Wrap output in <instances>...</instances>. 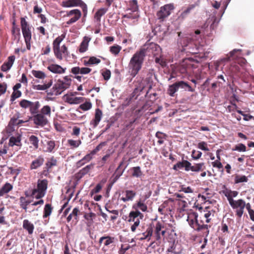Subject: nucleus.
I'll return each mask as SVG.
<instances>
[{
	"label": "nucleus",
	"mask_w": 254,
	"mask_h": 254,
	"mask_svg": "<svg viewBox=\"0 0 254 254\" xmlns=\"http://www.w3.org/2000/svg\"><path fill=\"white\" fill-rule=\"evenodd\" d=\"M146 54L144 48H140L131 58L128 65L130 75L135 77L142 68Z\"/></svg>",
	"instance_id": "nucleus-1"
},
{
	"label": "nucleus",
	"mask_w": 254,
	"mask_h": 254,
	"mask_svg": "<svg viewBox=\"0 0 254 254\" xmlns=\"http://www.w3.org/2000/svg\"><path fill=\"white\" fill-rule=\"evenodd\" d=\"M187 221L190 226L197 232L204 231V233L207 237L209 234L208 225L204 224L201 218H198V214L196 212H191L188 214Z\"/></svg>",
	"instance_id": "nucleus-2"
},
{
	"label": "nucleus",
	"mask_w": 254,
	"mask_h": 254,
	"mask_svg": "<svg viewBox=\"0 0 254 254\" xmlns=\"http://www.w3.org/2000/svg\"><path fill=\"white\" fill-rule=\"evenodd\" d=\"M71 82L72 80L70 76L68 75L64 76L63 79H58L52 88L47 92V95L58 96L61 94L64 90L70 87Z\"/></svg>",
	"instance_id": "nucleus-3"
},
{
	"label": "nucleus",
	"mask_w": 254,
	"mask_h": 254,
	"mask_svg": "<svg viewBox=\"0 0 254 254\" xmlns=\"http://www.w3.org/2000/svg\"><path fill=\"white\" fill-rule=\"evenodd\" d=\"M180 88L184 89L185 90L187 89L190 92L194 91V89L192 88L187 82L181 80L177 81L173 84L169 85L167 89V94L171 97H175L176 92H177Z\"/></svg>",
	"instance_id": "nucleus-4"
},
{
	"label": "nucleus",
	"mask_w": 254,
	"mask_h": 254,
	"mask_svg": "<svg viewBox=\"0 0 254 254\" xmlns=\"http://www.w3.org/2000/svg\"><path fill=\"white\" fill-rule=\"evenodd\" d=\"M48 184V182L46 179L38 180L37 188L32 190L31 195L37 199L43 197L46 194Z\"/></svg>",
	"instance_id": "nucleus-5"
},
{
	"label": "nucleus",
	"mask_w": 254,
	"mask_h": 254,
	"mask_svg": "<svg viewBox=\"0 0 254 254\" xmlns=\"http://www.w3.org/2000/svg\"><path fill=\"white\" fill-rule=\"evenodd\" d=\"M116 240L115 237L109 235L101 237L99 240V244L100 245L103 244L102 251L104 253L109 250L113 251L115 248V241Z\"/></svg>",
	"instance_id": "nucleus-6"
},
{
	"label": "nucleus",
	"mask_w": 254,
	"mask_h": 254,
	"mask_svg": "<svg viewBox=\"0 0 254 254\" xmlns=\"http://www.w3.org/2000/svg\"><path fill=\"white\" fill-rule=\"evenodd\" d=\"M196 68V65L194 64V61L192 58H188L184 60L181 64L178 67L179 71L185 74L190 72L192 68Z\"/></svg>",
	"instance_id": "nucleus-7"
},
{
	"label": "nucleus",
	"mask_w": 254,
	"mask_h": 254,
	"mask_svg": "<svg viewBox=\"0 0 254 254\" xmlns=\"http://www.w3.org/2000/svg\"><path fill=\"white\" fill-rule=\"evenodd\" d=\"M229 204L233 209H236V215L238 218H241L244 213L246 202L242 199H239L237 200H233Z\"/></svg>",
	"instance_id": "nucleus-8"
},
{
	"label": "nucleus",
	"mask_w": 254,
	"mask_h": 254,
	"mask_svg": "<svg viewBox=\"0 0 254 254\" xmlns=\"http://www.w3.org/2000/svg\"><path fill=\"white\" fill-rule=\"evenodd\" d=\"M174 9L173 4H165L160 7V10L157 12V16L160 21H163L165 19L171 14V11Z\"/></svg>",
	"instance_id": "nucleus-9"
},
{
	"label": "nucleus",
	"mask_w": 254,
	"mask_h": 254,
	"mask_svg": "<svg viewBox=\"0 0 254 254\" xmlns=\"http://www.w3.org/2000/svg\"><path fill=\"white\" fill-rule=\"evenodd\" d=\"M141 48L145 49V54L147 55V52L152 53L154 57L160 56L162 53V49L158 44L153 42H146Z\"/></svg>",
	"instance_id": "nucleus-10"
},
{
	"label": "nucleus",
	"mask_w": 254,
	"mask_h": 254,
	"mask_svg": "<svg viewBox=\"0 0 254 254\" xmlns=\"http://www.w3.org/2000/svg\"><path fill=\"white\" fill-rule=\"evenodd\" d=\"M20 24L21 27L22 33L24 39L26 40H31L32 32L31 27L30 26L28 22L24 17L20 18Z\"/></svg>",
	"instance_id": "nucleus-11"
},
{
	"label": "nucleus",
	"mask_w": 254,
	"mask_h": 254,
	"mask_svg": "<svg viewBox=\"0 0 254 254\" xmlns=\"http://www.w3.org/2000/svg\"><path fill=\"white\" fill-rule=\"evenodd\" d=\"M81 15V11L78 9H72L66 11V13L64 16L71 18L66 21V23L67 25H70L76 22L80 18Z\"/></svg>",
	"instance_id": "nucleus-12"
},
{
	"label": "nucleus",
	"mask_w": 254,
	"mask_h": 254,
	"mask_svg": "<svg viewBox=\"0 0 254 254\" xmlns=\"http://www.w3.org/2000/svg\"><path fill=\"white\" fill-rule=\"evenodd\" d=\"M65 38V35L62 34L61 36L57 37L53 41V51L56 57L60 60H62L63 59V57L61 56V54L60 52V44Z\"/></svg>",
	"instance_id": "nucleus-13"
},
{
	"label": "nucleus",
	"mask_w": 254,
	"mask_h": 254,
	"mask_svg": "<svg viewBox=\"0 0 254 254\" xmlns=\"http://www.w3.org/2000/svg\"><path fill=\"white\" fill-rule=\"evenodd\" d=\"M150 225H152L153 228H154V237H155V240L157 241H160L161 239V237H164L166 233V231L162 230V229L164 228V226L159 221L156 222L155 224L152 223Z\"/></svg>",
	"instance_id": "nucleus-14"
},
{
	"label": "nucleus",
	"mask_w": 254,
	"mask_h": 254,
	"mask_svg": "<svg viewBox=\"0 0 254 254\" xmlns=\"http://www.w3.org/2000/svg\"><path fill=\"white\" fill-rule=\"evenodd\" d=\"M29 119H32L34 122V124L37 127H43L48 123V120L47 118L43 116V114L39 113L34 115L32 117H30Z\"/></svg>",
	"instance_id": "nucleus-15"
},
{
	"label": "nucleus",
	"mask_w": 254,
	"mask_h": 254,
	"mask_svg": "<svg viewBox=\"0 0 254 254\" xmlns=\"http://www.w3.org/2000/svg\"><path fill=\"white\" fill-rule=\"evenodd\" d=\"M222 189V193L227 197L229 203L234 200L233 198L236 197L239 193L237 191L232 190L227 188L225 185L223 186Z\"/></svg>",
	"instance_id": "nucleus-16"
},
{
	"label": "nucleus",
	"mask_w": 254,
	"mask_h": 254,
	"mask_svg": "<svg viewBox=\"0 0 254 254\" xmlns=\"http://www.w3.org/2000/svg\"><path fill=\"white\" fill-rule=\"evenodd\" d=\"M144 215L139 210L131 211L129 212L127 221L129 223L137 222L140 221V219H142Z\"/></svg>",
	"instance_id": "nucleus-17"
},
{
	"label": "nucleus",
	"mask_w": 254,
	"mask_h": 254,
	"mask_svg": "<svg viewBox=\"0 0 254 254\" xmlns=\"http://www.w3.org/2000/svg\"><path fill=\"white\" fill-rule=\"evenodd\" d=\"M63 99L64 101L69 104H78L83 102L84 98L82 97H73L72 95H68L67 94H65L63 97Z\"/></svg>",
	"instance_id": "nucleus-18"
},
{
	"label": "nucleus",
	"mask_w": 254,
	"mask_h": 254,
	"mask_svg": "<svg viewBox=\"0 0 254 254\" xmlns=\"http://www.w3.org/2000/svg\"><path fill=\"white\" fill-rule=\"evenodd\" d=\"M125 193V196L120 198V200L124 202L132 201L136 196V192L132 190H126L122 191V194Z\"/></svg>",
	"instance_id": "nucleus-19"
},
{
	"label": "nucleus",
	"mask_w": 254,
	"mask_h": 254,
	"mask_svg": "<svg viewBox=\"0 0 254 254\" xmlns=\"http://www.w3.org/2000/svg\"><path fill=\"white\" fill-rule=\"evenodd\" d=\"M102 112L100 109L99 108L96 109L94 118L90 122V125L93 128H95L98 125L102 119Z\"/></svg>",
	"instance_id": "nucleus-20"
},
{
	"label": "nucleus",
	"mask_w": 254,
	"mask_h": 254,
	"mask_svg": "<svg viewBox=\"0 0 254 254\" xmlns=\"http://www.w3.org/2000/svg\"><path fill=\"white\" fill-rule=\"evenodd\" d=\"M92 69L89 67L79 66L72 67L70 69V72L74 75L87 74L91 71Z\"/></svg>",
	"instance_id": "nucleus-21"
},
{
	"label": "nucleus",
	"mask_w": 254,
	"mask_h": 254,
	"mask_svg": "<svg viewBox=\"0 0 254 254\" xmlns=\"http://www.w3.org/2000/svg\"><path fill=\"white\" fill-rule=\"evenodd\" d=\"M83 3L82 0H66L62 1L61 5L64 7L79 6Z\"/></svg>",
	"instance_id": "nucleus-22"
},
{
	"label": "nucleus",
	"mask_w": 254,
	"mask_h": 254,
	"mask_svg": "<svg viewBox=\"0 0 254 254\" xmlns=\"http://www.w3.org/2000/svg\"><path fill=\"white\" fill-rule=\"evenodd\" d=\"M47 69L54 73L62 74L65 72L66 68H63L57 64H51L47 67Z\"/></svg>",
	"instance_id": "nucleus-23"
},
{
	"label": "nucleus",
	"mask_w": 254,
	"mask_h": 254,
	"mask_svg": "<svg viewBox=\"0 0 254 254\" xmlns=\"http://www.w3.org/2000/svg\"><path fill=\"white\" fill-rule=\"evenodd\" d=\"M15 58L14 56H10L7 58V61L4 62L1 66V70L2 71H7L11 67L15 61Z\"/></svg>",
	"instance_id": "nucleus-24"
},
{
	"label": "nucleus",
	"mask_w": 254,
	"mask_h": 254,
	"mask_svg": "<svg viewBox=\"0 0 254 254\" xmlns=\"http://www.w3.org/2000/svg\"><path fill=\"white\" fill-rule=\"evenodd\" d=\"M190 166V163L187 160H183L182 162H178L177 163L175 164L173 166V169L175 170H178L185 168L186 171H189V167Z\"/></svg>",
	"instance_id": "nucleus-25"
},
{
	"label": "nucleus",
	"mask_w": 254,
	"mask_h": 254,
	"mask_svg": "<svg viewBox=\"0 0 254 254\" xmlns=\"http://www.w3.org/2000/svg\"><path fill=\"white\" fill-rule=\"evenodd\" d=\"M127 167V165L123 169H120L119 168H117L115 172L112 175L111 178L112 185L115 183L118 180L120 177L123 175Z\"/></svg>",
	"instance_id": "nucleus-26"
},
{
	"label": "nucleus",
	"mask_w": 254,
	"mask_h": 254,
	"mask_svg": "<svg viewBox=\"0 0 254 254\" xmlns=\"http://www.w3.org/2000/svg\"><path fill=\"white\" fill-rule=\"evenodd\" d=\"M44 162V158L41 156H39L36 159L32 161L30 164V168L31 170L37 169L41 167L43 164Z\"/></svg>",
	"instance_id": "nucleus-27"
},
{
	"label": "nucleus",
	"mask_w": 254,
	"mask_h": 254,
	"mask_svg": "<svg viewBox=\"0 0 254 254\" xmlns=\"http://www.w3.org/2000/svg\"><path fill=\"white\" fill-rule=\"evenodd\" d=\"M57 160L54 156L48 158L45 164V171L49 172L53 167L57 166Z\"/></svg>",
	"instance_id": "nucleus-28"
},
{
	"label": "nucleus",
	"mask_w": 254,
	"mask_h": 254,
	"mask_svg": "<svg viewBox=\"0 0 254 254\" xmlns=\"http://www.w3.org/2000/svg\"><path fill=\"white\" fill-rule=\"evenodd\" d=\"M8 144L10 146H13L14 145L21 146V135H17L16 136H11L9 139Z\"/></svg>",
	"instance_id": "nucleus-29"
},
{
	"label": "nucleus",
	"mask_w": 254,
	"mask_h": 254,
	"mask_svg": "<svg viewBox=\"0 0 254 254\" xmlns=\"http://www.w3.org/2000/svg\"><path fill=\"white\" fill-rule=\"evenodd\" d=\"M23 228L28 232L29 235H31L33 233L34 226L28 220L25 219L23 221Z\"/></svg>",
	"instance_id": "nucleus-30"
},
{
	"label": "nucleus",
	"mask_w": 254,
	"mask_h": 254,
	"mask_svg": "<svg viewBox=\"0 0 254 254\" xmlns=\"http://www.w3.org/2000/svg\"><path fill=\"white\" fill-rule=\"evenodd\" d=\"M19 205L20 208L24 209L25 212L27 211L28 206L31 202V200L27 199L26 197L20 196L19 199Z\"/></svg>",
	"instance_id": "nucleus-31"
},
{
	"label": "nucleus",
	"mask_w": 254,
	"mask_h": 254,
	"mask_svg": "<svg viewBox=\"0 0 254 254\" xmlns=\"http://www.w3.org/2000/svg\"><path fill=\"white\" fill-rule=\"evenodd\" d=\"M13 189L12 185L9 183H6L0 189V197L3 196L10 191Z\"/></svg>",
	"instance_id": "nucleus-32"
},
{
	"label": "nucleus",
	"mask_w": 254,
	"mask_h": 254,
	"mask_svg": "<svg viewBox=\"0 0 254 254\" xmlns=\"http://www.w3.org/2000/svg\"><path fill=\"white\" fill-rule=\"evenodd\" d=\"M90 40V38L86 36L84 37V39L79 46V52L80 53H83L87 51Z\"/></svg>",
	"instance_id": "nucleus-33"
},
{
	"label": "nucleus",
	"mask_w": 254,
	"mask_h": 254,
	"mask_svg": "<svg viewBox=\"0 0 254 254\" xmlns=\"http://www.w3.org/2000/svg\"><path fill=\"white\" fill-rule=\"evenodd\" d=\"M153 227L152 225H150L147 228L146 231L143 233H142V237H140L139 239V240L142 241L146 239H149L150 240V237L153 234Z\"/></svg>",
	"instance_id": "nucleus-34"
},
{
	"label": "nucleus",
	"mask_w": 254,
	"mask_h": 254,
	"mask_svg": "<svg viewBox=\"0 0 254 254\" xmlns=\"http://www.w3.org/2000/svg\"><path fill=\"white\" fill-rule=\"evenodd\" d=\"M12 39L18 42L21 38L19 27L11 28Z\"/></svg>",
	"instance_id": "nucleus-35"
},
{
	"label": "nucleus",
	"mask_w": 254,
	"mask_h": 254,
	"mask_svg": "<svg viewBox=\"0 0 254 254\" xmlns=\"http://www.w3.org/2000/svg\"><path fill=\"white\" fill-rule=\"evenodd\" d=\"M190 171L192 172H200L202 171L205 169V166L203 162L195 164L192 166L190 164V166L189 167Z\"/></svg>",
	"instance_id": "nucleus-36"
},
{
	"label": "nucleus",
	"mask_w": 254,
	"mask_h": 254,
	"mask_svg": "<svg viewBox=\"0 0 254 254\" xmlns=\"http://www.w3.org/2000/svg\"><path fill=\"white\" fill-rule=\"evenodd\" d=\"M40 106L39 101L31 102L30 107L29 108V111L32 115H35L38 114V109Z\"/></svg>",
	"instance_id": "nucleus-37"
},
{
	"label": "nucleus",
	"mask_w": 254,
	"mask_h": 254,
	"mask_svg": "<svg viewBox=\"0 0 254 254\" xmlns=\"http://www.w3.org/2000/svg\"><path fill=\"white\" fill-rule=\"evenodd\" d=\"M93 167L94 164L92 163L87 165L78 172L77 174L79 178L83 177L84 176L86 175L90 171V170L92 169Z\"/></svg>",
	"instance_id": "nucleus-38"
},
{
	"label": "nucleus",
	"mask_w": 254,
	"mask_h": 254,
	"mask_svg": "<svg viewBox=\"0 0 254 254\" xmlns=\"http://www.w3.org/2000/svg\"><path fill=\"white\" fill-rule=\"evenodd\" d=\"M133 208L135 209V210L140 209L143 212L147 211V206L141 200H139L133 206Z\"/></svg>",
	"instance_id": "nucleus-39"
},
{
	"label": "nucleus",
	"mask_w": 254,
	"mask_h": 254,
	"mask_svg": "<svg viewBox=\"0 0 254 254\" xmlns=\"http://www.w3.org/2000/svg\"><path fill=\"white\" fill-rule=\"evenodd\" d=\"M53 208L51 204L47 203L45 205L43 212V218L48 217L52 213Z\"/></svg>",
	"instance_id": "nucleus-40"
},
{
	"label": "nucleus",
	"mask_w": 254,
	"mask_h": 254,
	"mask_svg": "<svg viewBox=\"0 0 254 254\" xmlns=\"http://www.w3.org/2000/svg\"><path fill=\"white\" fill-rule=\"evenodd\" d=\"M92 158L91 157L90 155H89L88 154L86 155L83 158H82L76 163L77 167H81L85 163L89 162L90 160H92Z\"/></svg>",
	"instance_id": "nucleus-41"
},
{
	"label": "nucleus",
	"mask_w": 254,
	"mask_h": 254,
	"mask_svg": "<svg viewBox=\"0 0 254 254\" xmlns=\"http://www.w3.org/2000/svg\"><path fill=\"white\" fill-rule=\"evenodd\" d=\"M108 11L107 8H101L95 13L94 18L97 22H100L101 17L104 15Z\"/></svg>",
	"instance_id": "nucleus-42"
},
{
	"label": "nucleus",
	"mask_w": 254,
	"mask_h": 254,
	"mask_svg": "<svg viewBox=\"0 0 254 254\" xmlns=\"http://www.w3.org/2000/svg\"><path fill=\"white\" fill-rule=\"evenodd\" d=\"M248 181V178L245 175H241L239 174H236L234 176V183L239 184L241 183L247 182Z\"/></svg>",
	"instance_id": "nucleus-43"
},
{
	"label": "nucleus",
	"mask_w": 254,
	"mask_h": 254,
	"mask_svg": "<svg viewBox=\"0 0 254 254\" xmlns=\"http://www.w3.org/2000/svg\"><path fill=\"white\" fill-rule=\"evenodd\" d=\"M30 143L32 145L34 149H37L39 147V139L38 137L35 135H32L29 138Z\"/></svg>",
	"instance_id": "nucleus-44"
},
{
	"label": "nucleus",
	"mask_w": 254,
	"mask_h": 254,
	"mask_svg": "<svg viewBox=\"0 0 254 254\" xmlns=\"http://www.w3.org/2000/svg\"><path fill=\"white\" fill-rule=\"evenodd\" d=\"M53 84V81L52 79L50 80V81L46 84H44L43 85H36L34 86V88L36 90H45L48 88H49Z\"/></svg>",
	"instance_id": "nucleus-45"
},
{
	"label": "nucleus",
	"mask_w": 254,
	"mask_h": 254,
	"mask_svg": "<svg viewBox=\"0 0 254 254\" xmlns=\"http://www.w3.org/2000/svg\"><path fill=\"white\" fill-rule=\"evenodd\" d=\"M79 213V210L78 208H74L72 212L67 216V221L68 222H70L72 218H74L75 220L77 219L78 215Z\"/></svg>",
	"instance_id": "nucleus-46"
},
{
	"label": "nucleus",
	"mask_w": 254,
	"mask_h": 254,
	"mask_svg": "<svg viewBox=\"0 0 254 254\" xmlns=\"http://www.w3.org/2000/svg\"><path fill=\"white\" fill-rule=\"evenodd\" d=\"M241 50L240 49H234L233 51L230 52L229 56L226 58L227 61L231 60H237L239 58L238 56L236 55L237 53L238 52H241Z\"/></svg>",
	"instance_id": "nucleus-47"
},
{
	"label": "nucleus",
	"mask_w": 254,
	"mask_h": 254,
	"mask_svg": "<svg viewBox=\"0 0 254 254\" xmlns=\"http://www.w3.org/2000/svg\"><path fill=\"white\" fill-rule=\"evenodd\" d=\"M131 170L132 171L131 176L133 177L139 178L142 175V172L139 166L132 167Z\"/></svg>",
	"instance_id": "nucleus-48"
},
{
	"label": "nucleus",
	"mask_w": 254,
	"mask_h": 254,
	"mask_svg": "<svg viewBox=\"0 0 254 254\" xmlns=\"http://www.w3.org/2000/svg\"><path fill=\"white\" fill-rule=\"evenodd\" d=\"M31 72L32 75L37 78L43 79L46 77V74L41 70H32Z\"/></svg>",
	"instance_id": "nucleus-49"
},
{
	"label": "nucleus",
	"mask_w": 254,
	"mask_h": 254,
	"mask_svg": "<svg viewBox=\"0 0 254 254\" xmlns=\"http://www.w3.org/2000/svg\"><path fill=\"white\" fill-rule=\"evenodd\" d=\"M20 114L17 113L14 115L10 120L9 126H18V121L19 118Z\"/></svg>",
	"instance_id": "nucleus-50"
},
{
	"label": "nucleus",
	"mask_w": 254,
	"mask_h": 254,
	"mask_svg": "<svg viewBox=\"0 0 254 254\" xmlns=\"http://www.w3.org/2000/svg\"><path fill=\"white\" fill-rule=\"evenodd\" d=\"M122 50V47L118 45H114L110 47V52L115 56H117Z\"/></svg>",
	"instance_id": "nucleus-51"
},
{
	"label": "nucleus",
	"mask_w": 254,
	"mask_h": 254,
	"mask_svg": "<svg viewBox=\"0 0 254 254\" xmlns=\"http://www.w3.org/2000/svg\"><path fill=\"white\" fill-rule=\"evenodd\" d=\"M51 113V109L50 106L45 105L41 109V114H43V116H50Z\"/></svg>",
	"instance_id": "nucleus-52"
},
{
	"label": "nucleus",
	"mask_w": 254,
	"mask_h": 254,
	"mask_svg": "<svg viewBox=\"0 0 254 254\" xmlns=\"http://www.w3.org/2000/svg\"><path fill=\"white\" fill-rule=\"evenodd\" d=\"M139 15L137 12L136 13H128L123 15V18H126L129 19L136 20L137 21V19L138 18Z\"/></svg>",
	"instance_id": "nucleus-53"
},
{
	"label": "nucleus",
	"mask_w": 254,
	"mask_h": 254,
	"mask_svg": "<svg viewBox=\"0 0 254 254\" xmlns=\"http://www.w3.org/2000/svg\"><path fill=\"white\" fill-rule=\"evenodd\" d=\"M232 151H238L239 152H245L247 151V147L245 144L243 143H239L235 146L232 149Z\"/></svg>",
	"instance_id": "nucleus-54"
},
{
	"label": "nucleus",
	"mask_w": 254,
	"mask_h": 254,
	"mask_svg": "<svg viewBox=\"0 0 254 254\" xmlns=\"http://www.w3.org/2000/svg\"><path fill=\"white\" fill-rule=\"evenodd\" d=\"M22 93L20 91L18 90H13L11 97H10V101L12 102L16 99L21 96Z\"/></svg>",
	"instance_id": "nucleus-55"
},
{
	"label": "nucleus",
	"mask_w": 254,
	"mask_h": 254,
	"mask_svg": "<svg viewBox=\"0 0 254 254\" xmlns=\"http://www.w3.org/2000/svg\"><path fill=\"white\" fill-rule=\"evenodd\" d=\"M130 9L133 12H137L138 9L137 0H132L129 2Z\"/></svg>",
	"instance_id": "nucleus-56"
},
{
	"label": "nucleus",
	"mask_w": 254,
	"mask_h": 254,
	"mask_svg": "<svg viewBox=\"0 0 254 254\" xmlns=\"http://www.w3.org/2000/svg\"><path fill=\"white\" fill-rule=\"evenodd\" d=\"M92 107V104L90 101H86L85 103L81 104L79 108L83 111H87L90 109Z\"/></svg>",
	"instance_id": "nucleus-57"
},
{
	"label": "nucleus",
	"mask_w": 254,
	"mask_h": 254,
	"mask_svg": "<svg viewBox=\"0 0 254 254\" xmlns=\"http://www.w3.org/2000/svg\"><path fill=\"white\" fill-rule=\"evenodd\" d=\"M155 61L156 63L159 64L162 67H164L166 65V61L161 56V55L155 57Z\"/></svg>",
	"instance_id": "nucleus-58"
},
{
	"label": "nucleus",
	"mask_w": 254,
	"mask_h": 254,
	"mask_svg": "<svg viewBox=\"0 0 254 254\" xmlns=\"http://www.w3.org/2000/svg\"><path fill=\"white\" fill-rule=\"evenodd\" d=\"M31 103V101H30L26 99H22L19 102V106L23 109L29 108Z\"/></svg>",
	"instance_id": "nucleus-59"
},
{
	"label": "nucleus",
	"mask_w": 254,
	"mask_h": 254,
	"mask_svg": "<svg viewBox=\"0 0 254 254\" xmlns=\"http://www.w3.org/2000/svg\"><path fill=\"white\" fill-rule=\"evenodd\" d=\"M67 142L70 146L73 148H76L78 147L79 145L81 143L80 140H74L72 139H68L67 140Z\"/></svg>",
	"instance_id": "nucleus-60"
},
{
	"label": "nucleus",
	"mask_w": 254,
	"mask_h": 254,
	"mask_svg": "<svg viewBox=\"0 0 254 254\" xmlns=\"http://www.w3.org/2000/svg\"><path fill=\"white\" fill-rule=\"evenodd\" d=\"M179 191H183L187 193H192L193 192V190L190 187H186L185 186H181L180 187Z\"/></svg>",
	"instance_id": "nucleus-61"
},
{
	"label": "nucleus",
	"mask_w": 254,
	"mask_h": 254,
	"mask_svg": "<svg viewBox=\"0 0 254 254\" xmlns=\"http://www.w3.org/2000/svg\"><path fill=\"white\" fill-rule=\"evenodd\" d=\"M197 147L202 150L209 151V148L207 146V144L204 141L199 142L197 144Z\"/></svg>",
	"instance_id": "nucleus-62"
},
{
	"label": "nucleus",
	"mask_w": 254,
	"mask_h": 254,
	"mask_svg": "<svg viewBox=\"0 0 254 254\" xmlns=\"http://www.w3.org/2000/svg\"><path fill=\"white\" fill-rule=\"evenodd\" d=\"M60 52L61 56L63 57V55L64 56H67L68 55V52L67 48L65 45H63L60 49Z\"/></svg>",
	"instance_id": "nucleus-63"
},
{
	"label": "nucleus",
	"mask_w": 254,
	"mask_h": 254,
	"mask_svg": "<svg viewBox=\"0 0 254 254\" xmlns=\"http://www.w3.org/2000/svg\"><path fill=\"white\" fill-rule=\"evenodd\" d=\"M102 74L104 77V79L105 80H108L110 78L111 72L109 69H106L102 72Z\"/></svg>",
	"instance_id": "nucleus-64"
}]
</instances>
